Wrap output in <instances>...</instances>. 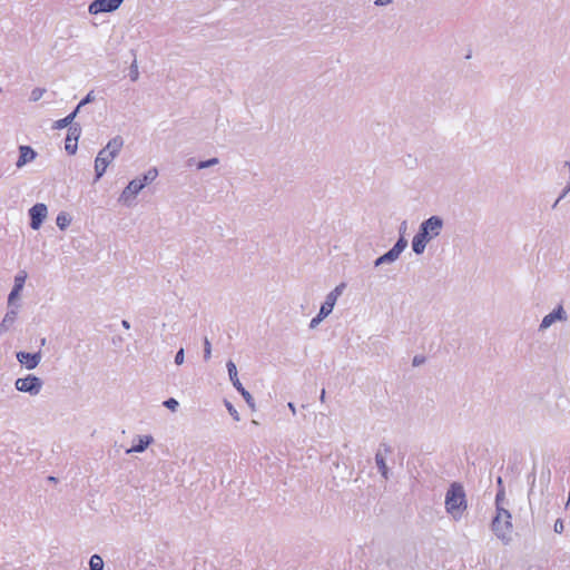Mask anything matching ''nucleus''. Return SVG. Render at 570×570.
I'll return each mask as SVG.
<instances>
[{
  "label": "nucleus",
  "instance_id": "obj_1",
  "mask_svg": "<svg viewBox=\"0 0 570 570\" xmlns=\"http://www.w3.org/2000/svg\"><path fill=\"white\" fill-rule=\"evenodd\" d=\"M444 507L454 521L461 520L468 509L466 494L461 483H451L445 493Z\"/></svg>",
  "mask_w": 570,
  "mask_h": 570
},
{
  "label": "nucleus",
  "instance_id": "obj_2",
  "mask_svg": "<svg viewBox=\"0 0 570 570\" xmlns=\"http://www.w3.org/2000/svg\"><path fill=\"white\" fill-rule=\"evenodd\" d=\"M124 138L115 136L108 144L98 153L95 159L96 180H99L106 173L107 167L119 155L124 147Z\"/></svg>",
  "mask_w": 570,
  "mask_h": 570
},
{
  "label": "nucleus",
  "instance_id": "obj_3",
  "mask_svg": "<svg viewBox=\"0 0 570 570\" xmlns=\"http://www.w3.org/2000/svg\"><path fill=\"white\" fill-rule=\"evenodd\" d=\"M492 530L498 539H500L504 544H508L511 541V514L508 510L497 507V515L492 521Z\"/></svg>",
  "mask_w": 570,
  "mask_h": 570
},
{
  "label": "nucleus",
  "instance_id": "obj_4",
  "mask_svg": "<svg viewBox=\"0 0 570 570\" xmlns=\"http://www.w3.org/2000/svg\"><path fill=\"white\" fill-rule=\"evenodd\" d=\"M406 230V222H403L400 226L401 237L394 244V246L387 250L385 254L380 256L374 261V266L379 267L385 264H392L399 259L400 255L407 247V240L404 238L403 234Z\"/></svg>",
  "mask_w": 570,
  "mask_h": 570
},
{
  "label": "nucleus",
  "instance_id": "obj_5",
  "mask_svg": "<svg viewBox=\"0 0 570 570\" xmlns=\"http://www.w3.org/2000/svg\"><path fill=\"white\" fill-rule=\"evenodd\" d=\"M42 386V380L33 374H28L24 377H19L14 382V387L17 391L28 393L32 396L38 395L41 392Z\"/></svg>",
  "mask_w": 570,
  "mask_h": 570
},
{
  "label": "nucleus",
  "instance_id": "obj_6",
  "mask_svg": "<svg viewBox=\"0 0 570 570\" xmlns=\"http://www.w3.org/2000/svg\"><path fill=\"white\" fill-rule=\"evenodd\" d=\"M226 367L233 386L242 394L248 406L255 409V402L252 394L247 390H245V387L243 386L238 379L235 363L229 360L226 364Z\"/></svg>",
  "mask_w": 570,
  "mask_h": 570
},
{
  "label": "nucleus",
  "instance_id": "obj_7",
  "mask_svg": "<svg viewBox=\"0 0 570 570\" xmlns=\"http://www.w3.org/2000/svg\"><path fill=\"white\" fill-rule=\"evenodd\" d=\"M139 178H135L121 191L118 202L130 207L135 204L136 196L144 189Z\"/></svg>",
  "mask_w": 570,
  "mask_h": 570
},
{
  "label": "nucleus",
  "instance_id": "obj_8",
  "mask_svg": "<svg viewBox=\"0 0 570 570\" xmlns=\"http://www.w3.org/2000/svg\"><path fill=\"white\" fill-rule=\"evenodd\" d=\"M345 286V283H341L326 295L325 302L322 304L320 308V313L322 314V316L327 317L333 312V308L338 297L343 294Z\"/></svg>",
  "mask_w": 570,
  "mask_h": 570
},
{
  "label": "nucleus",
  "instance_id": "obj_9",
  "mask_svg": "<svg viewBox=\"0 0 570 570\" xmlns=\"http://www.w3.org/2000/svg\"><path fill=\"white\" fill-rule=\"evenodd\" d=\"M392 453V448L386 444V443H382L379 448V450L376 451L375 453V463H376V466L381 473V475L387 480L389 479V474H390V470L386 465V462H385V456L391 454Z\"/></svg>",
  "mask_w": 570,
  "mask_h": 570
},
{
  "label": "nucleus",
  "instance_id": "obj_10",
  "mask_svg": "<svg viewBox=\"0 0 570 570\" xmlns=\"http://www.w3.org/2000/svg\"><path fill=\"white\" fill-rule=\"evenodd\" d=\"M568 318L567 316V313L563 308L562 305H558L557 308H554L551 313L547 314L540 325H539V330L540 331H546L548 330L551 325H553L556 322L560 321V322H566Z\"/></svg>",
  "mask_w": 570,
  "mask_h": 570
},
{
  "label": "nucleus",
  "instance_id": "obj_11",
  "mask_svg": "<svg viewBox=\"0 0 570 570\" xmlns=\"http://www.w3.org/2000/svg\"><path fill=\"white\" fill-rule=\"evenodd\" d=\"M47 215H48V208L45 204L38 203V204L33 205L29 209V216L31 219V222H30L31 228L35 230L39 229L41 224L46 219Z\"/></svg>",
  "mask_w": 570,
  "mask_h": 570
},
{
  "label": "nucleus",
  "instance_id": "obj_12",
  "mask_svg": "<svg viewBox=\"0 0 570 570\" xmlns=\"http://www.w3.org/2000/svg\"><path fill=\"white\" fill-rule=\"evenodd\" d=\"M444 222L440 216H431L420 225V227L425 230L432 239L441 234Z\"/></svg>",
  "mask_w": 570,
  "mask_h": 570
},
{
  "label": "nucleus",
  "instance_id": "obj_13",
  "mask_svg": "<svg viewBox=\"0 0 570 570\" xmlns=\"http://www.w3.org/2000/svg\"><path fill=\"white\" fill-rule=\"evenodd\" d=\"M117 0H95L89 4L88 11L90 14H98L101 12H111L119 8Z\"/></svg>",
  "mask_w": 570,
  "mask_h": 570
},
{
  "label": "nucleus",
  "instance_id": "obj_14",
  "mask_svg": "<svg viewBox=\"0 0 570 570\" xmlns=\"http://www.w3.org/2000/svg\"><path fill=\"white\" fill-rule=\"evenodd\" d=\"M18 362L24 366L27 370L36 368L41 361V352L37 353H28V352H18L17 353Z\"/></svg>",
  "mask_w": 570,
  "mask_h": 570
},
{
  "label": "nucleus",
  "instance_id": "obj_15",
  "mask_svg": "<svg viewBox=\"0 0 570 570\" xmlns=\"http://www.w3.org/2000/svg\"><path fill=\"white\" fill-rule=\"evenodd\" d=\"M81 129L79 126H70L66 138L65 148L69 154H75L77 150V141L79 139Z\"/></svg>",
  "mask_w": 570,
  "mask_h": 570
},
{
  "label": "nucleus",
  "instance_id": "obj_16",
  "mask_svg": "<svg viewBox=\"0 0 570 570\" xmlns=\"http://www.w3.org/2000/svg\"><path fill=\"white\" fill-rule=\"evenodd\" d=\"M27 278V273L24 271L19 272L14 277V285L12 291L9 294L8 303L11 305L16 298H18L20 292L22 291Z\"/></svg>",
  "mask_w": 570,
  "mask_h": 570
},
{
  "label": "nucleus",
  "instance_id": "obj_17",
  "mask_svg": "<svg viewBox=\"0 0 570 570\" xmlns=\"http://www.w3.org/2000/svg\"><path fill=\"white\" fill-rule=\"evenodd\" d=\"M19 154V158L16 163L17 168H22L24 165L32 161L37 156V153L30 146H20Z\"/></svg>",
  "mask_w": 570,
  "mask_h": 570
},
{
  "label": "nucleus",
  "instance_id": "obj_18",
  "mask_svg": "<svg viewBox=\"0 0 570 570\" xmlns=\"http://www.w3.org/2000/svg\"><path fill=\"white\" fill-rule=\"evenodd\" d=\"M154 442V438L151 435H144L138 438V443L132 445L130 449L126 451V453H141L144 452L151 443Z\"/></svg>",
  "mask_w": 570,
  "mask_h": 570
},
{
  "label": "nucleus",
  "instance_id": "obj_19",
  "mask_svg": "<svg viewBox=\"0 0 570 570\" xmlns=\"http://www.w3.org/2000/svg\"><path fill=\"white\" fill-rule=\"evenodd\" d=\"M16 318H17V311H14V309L8 311L0 324V333L8 331L9 327L14 323Z\"/></svg>",
  "mask_w": 570,
  "mask_h": 570
},
{
  "label": "nucleus",
  "instance_id": "obj_20",
  "mask_svg": "<svg viewBox=\"0 0 570 570\" xmlns=\"http://www.w3.org/2000/svg\"><path fill=\"white\" fill-rule=\"evenodd\" d=\"M158 176L157 168L153 167L149 168L140 179V183L144 184V187H146L148 184L153 183Z\"/></svg>",
  "mask_w": 570,
  "mask_h": 570
},
{
  "label": "nucleus",
  "instance_id": "obj_21",
  "mask_svg": "<svg viewBox=\"0 0 570 570\" xmlns=\"http://www.w3.org/2000/svg\"><path fill=\"white\" fill-rule=\"evenodd\" d=\"M71 223L70 216L66 212H60L56 218L57 226L63 230L66 229Z\"/></svg>",
  "mask_w": 570,
  "mask_h": 570
},
{
  "label": "nucleus",
  "instance_id": "obj_22",
  "mask_svg": "<svg viewBox=\"0 0 570 570\" xmlns=\"http://www.w3.org/2000/svg\"><path fill=\"white\" fill-rule=\"evenodd\" d=\"M77 115V110H73L71 114H69L67 117H65L63 119H59L56 121L55 124V128H58V129H61V128H66V127H70L71 126V122L72 120L75 119Z\"/></svg>",
  "mask_w": 570,
  "mask_h": 570
},
{
  "label": "nucleus",
  "instance_id": "obj_23",
  "mask_svg": "<svg viewBox=\"0 0 570 570\" xmlns=\"http://www.w3.org/2000/svg\"><path fill=\"white\" fill-rule=\"evenodd\" d=\"M90 570H102L104 569V560L99 554H94L89 560Z\"/></svg>",
  "mask_w": 570,
  "mask_h": 570
},
{
  "label": "nucleus",
  "instance_id": "obj_24",
  "mask_svg": "<svg viewBox=\"0 0 570 570\" xmlns=\"http://www.w3.org/2000/svg\"><path fill=\"white\" fill-rule=\"evenodd\" d=\"M425 247H426V244H424L423 242H420L417 238L413 237L412 249L416 255H421L422 253H424Z\"/></svg>",
  "mask_w": 570,
  "mask_h": 570
},
{
  "label": "nucleus",
  "instance_id": "obj_25",
  "mask_svg": "<svg viewBox=\"0 0 570 570\" xmlns=\"http://www.w3.org/2000/svg\"><path fill=\"white\" fill-rule=\"evenodd\" d=\"M129 77H130L131 81H137L139 78L138 63H137L136 59H134V61L130 65Z\"/></svg>",
  "mask_w": 570,
  "mask_h": 570
},
{
  "label": "nucleus",
  "instance_id": "obj_26",
  "mask_svg": "<svg viewBox=\"0 0 570 570\" xmlns=\"http://www.w3.org/2000/svg\"><path fill=\"white\" fill-rule=\"evenodd\" d=\"M219 163V159L214 157L208 160H202L197 164V169H205L212 166H216Z\"/></svg>",
  "mask_w": 570,
  "mask_h": 570
},
{
  "label": "nucleus",
  "instance_id": "obj_27",
  "mask_svg": "<svg viewBox=\"0 0 570 570\" xmlns=\"http://www.w3.org/2000/svg\"><path fill=\"white\" fill-rule=\"evenodd\" d=\"M415 238H417L420 242H423L428 245L429 242L432 240V237L429 236V234L423 230L421 227L419 228V232L414 235Z\"/></svg>",
  "mask_w": 570,
  "mask_h": 570
},
{
  "label": "nucleus",
  "instance_id": "obj_28",
  "mask_svg": "<svg viewBox=\"0 0 570 570\" xmlns=\"http://www.w3.org/2000/svg\"><path fill=\"white\" fill-rule=\"evenodd\" d=\"M212 357V344L207 337L204 338V361H209Z\"/></svg>",
  "mask_w": 570,
  "mask_h": 570
},
{
  "label": "nucleus",
  "instance_id": "obj_29",
  "mask_svg": "<svg viewBox=\"0 0 570 570\" xmlns=\"http://www.w3.org/2000/svg\"><path fill=\"white\" fill-rule=\"evenodd\" d=\"M564 166L568 167L569 169V174H570V160L566 161L564 163ZM570 191V181L569 184L567 185V187L563 189L562 194L559 196V198L556 200V203L553 204V208H556L558 206V203L563 198L566 197V195Z\"/></svg>",
  "mask_w": 570,
  "mask_h": 570
},
{
  "label": "nucleus",
  "instance_id": "obj_30",
  "mask_svg": "<svg viewBox=\"0 0 570 570\" xmlns=\"http://www.w3.org/2000/svg\"><path fill=\"white\" fill-rule=\"evenodd\" d=\"M94 100H95L94 91H89V92L87 94V96H86V97H85V98H83V99L78 104V106H77V108H76L75 110H77V112H78V111H79V109H80L82 106H85V105H87V104H89V102H91V101H94Z\"/></svg>",
  "mask_w": 570,
  "mask_h": 570
},
{
  "label": "nucleus",
  "instance_id": "obj_31",
  "mask_svg": "<svg viewBox=\"0 0 570 570\" xmlns=\"http://www.w3.org/2000/svg\"><path fill=\"white\" fill-rule=\"evenodd\" d=\"M164 406H166L168 410L175 412L177 407L179 406V403L176 399H168L164 402Z\"/></svg>",
  "mask_w": 570,
  "mask_h": 570
},
{
  "label": "nucleus",
  "instance_id": "obj_32",
  "mask_svg": "<svg viewBox=\"0 0 570 570\" xmlns=\"http://www.w3.org/2000/svg\"><path fill=\"white\" fill-rule=\"evenodd\" d=\"M324 318H326V316H322V314L318 312V314L311 320L309 328L311 330L316 328Z\"/></svg>",
  "mask_w": 570,
  "mask_h": 570
},
{
  "label": "nucleus",
  "instance_id": "obj_33",
  "mask_svg": "<svg viewBox=\"0 0 570 570\" xmlns=\"http://www.w3.org/2000/svg\"><path fill=\"white\" fill-rule=\"evenodd\" d=\"M226 409L235 421H239V414L232 403L225 402Z\"/></svg>",
  "mask_w": 570,
  "mask_h": 570
},
{
  "label": "nucleus",
  "instance_id": "obj_34",
  "mask_svg": "<svg viewBox=\"0 0 570 570\" xmlns=\"http://www.w3.org/2000/svg\"><path fill=\"white\" fill-rule=\"evenodd\" d=\"M184 360H185L184 348H179L178 352L175 355V363L177 365H181L184 363Z\"/></svg>",
  "mask_w": 570,
  "mask_h": 570
},
{
  "label": "nucleus",
  "instance_id": "obj_35",
  "mask_svg": "<svg viewBox=\"0 0 570 570\" xmlns=\"http://www.w3.org/2000/svg\"><path fill=\"white\" fill-rule=\"evenodd\" d=\"M553 529H554V532H557V533H562V531H563V522H562V520H561V519H558V520L554 522V527H553Z\"/></svg>",
  "mask_w": 570,
  "mask_h": 570
},
{
  "label": "nucleus",
  "instance_id": "obj_36",
  "mask_svg": "<svg viewBox=\"0 0 570 570\" xmlns=\"http://www.w3.org/2000/svg\"><path fill=\"white\" fill-rule=\"evenodd\" d=\"M41 95H42L41 90H39V89H35V90L32 91V94H31V96H32V100H35V101H36V100L40 99Z\"/></svg>",
  "mask_w": 570,
  "mask_h": 570
},
{
  "label": "nucleus",
  "instance_id": "obj_37",
  "mask_svg": "<svg viewBox=\"0 0 570 570\" xmlns=\"http://www.w3.org/2000/svg\"><path fill=\"white\" fill-rule=\"evenodd\" d=\"M390 2H391V0H376L375 4L376 6H385V4L390 3Z\"/></svg>",
  "mask_w": 570,
  "mask_h": 570
},
{
  "label": "nucleus",
  "instance_id": "obj_38",
  "mask_svg": "<svg viewBox=\"0 0 570 570\" xmlns=\"http://www.w3.org/2000/svg\"><path fill=\"white\" fill-rule=\"evenodd\" d=\"M287 406L291 410V412L295 415L296 414V407H295L294 403L289 402L287 404Z\"/></svg>",
  "mask_w": 570,
  "mask_h": 570
},
{
  "label": "nucleus",
  "instance_id": "obj_39",
  "mask_svg": "<svg viewBox=\"0 0 570 570\" xmlns=\"http://www.w3.org/2000/svg\"><path fill=\"white\" fill-rule=\"evenodd\" d=\"M422 362H423V358H419L417 356H415L413 358V365H420Z\"/></svg>",
  "mask_w": 570,
  "mask_h": 570
},
{
  "label": "nucleus",
  "instance_id": "obj_40",
  "mask_svg": "<svg viewBox=\"0 0 570 570\" xmlns=\"http://www.w3.org/2000/svg\"><path fill=\"white\" fill-rule=\"evenodd\" d=\"M121 325H122V327H124V328H126V330L130 328V323H129L128 321H126V320H124V321L121 322Z\"/></svg>",
  "mask_w": 570,
  "mask_h": 570
},
{
  "label": "nucleus",
  "instance_id": "obj_41",
  "mask_svg": "<svg viewBox=\"0 0 570 570\" xmlns=\"http://www.w3.org/2000/svg\"><path fill=\"white\" fill-rule=\"evenodd\" d=\"M534 497H535V492H534V490H533V488H532V489L530 490V492H529V500H530V502L534 499Z\"/></svg>",
  "mask_w": 570,
  "mask_h": 570
},
{
  "label": "nucleus",
  "instance_id": "obj_42",
  "mask_svg": "<svg viewBox=\"0 0 570 570\" xmlns=\"http://www.w3.org/2000/svg\"><path fill=\"white\" fill-rule=\"evenodd\" d=\"M320 401L323 403L325 402V390H322L321 395H320Z\"/></svg>",
  "mask_w": 570,
  "mask_h": 570
},
{
  "label": "nucleus",
  "instance_id": "obj_43",
  "mask_svg": "<svg viewBox=\"0 0 570 570\" xmlns=\"http://www.w3.org/2000/svg\"><path fill=\"white\" fill-rule=\"evenodd\" d=\"M500 499H502V495H501V493H498V494H497V507L499 505V500H500Z\"/></svg>",
  "mask_w": 570,
  "mask_h": 570
},
{
  "label": "nucleus",
  "instance_id": "obj_44",
  "mask_svg": "<svg viewBox=\"0 0 570 570\" xmlns=\"http://www.w3.org/2000/svg\"><path fill=\"white\" fill-rule=\"evenodd\" d=\"M549 480H550V471H548L547 482H549ZM546 484H548V483H546ZM544 488H547V485H544Z\"/></svg>",
  "mask_w": 570,
  "mask_h": 570
},
{
  "label": "nucleus",
  "instance_id": "obj_45",
  "mask_svg": "<svg viewBox=\"0 0 570 570\" xmlns=\"http://www.w3.org/2000/svg\"><path fill=\"white\" fill-rule=\"evenodd\" d=\"M570 504V492H569V495H568V501H567V505Z\"/></svg>",
  "mask_w": 570,
  "mask_h": 570
},
{
  "label": "nucleus",
  "instance_id": "obj_46",
  "mask_svg": "<svg viewBox=\"0 0 570 570\" xmlns=\"http://www.w3.org/2000/svg\"><path fill=\"white\" fill-rule=\"evenodd\" d=\"M124 0H117V2H119V6L122 3Z\"/></svg>",
  "mask_w": 570,
  "mask_h": 570
}]
</instances>
